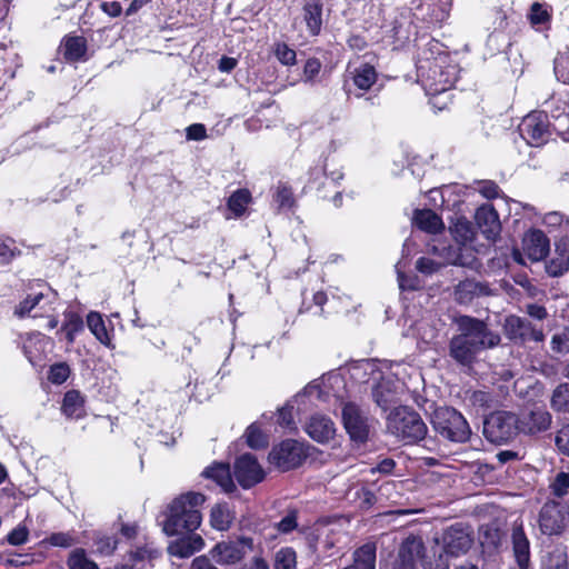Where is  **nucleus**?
<instances>
[{"mask_svg":"<svg viewBox=\"0 0 569 569\" xmlns=\"http://www.w3.org/2000/svg\"><path fill=\"white\" fill-rule=\"evenodd\" d=\"M530 21L532 24H541L549 20V13L540 3L535 2L530 9Z\"/></svg>","mask_w":569,"mask_h":569,"instance_id":"55","label":"nucleus"},{"mask_svg":"<svg viewBox=\"0 0 569 569\" xmlns=\"http://www.w3.org/2000/svg\"><path fill=\"white\" fill-rule=\"evenodd\" d=\"M251 199L250 192L246 189H239L234 191L229 200H228V208L237 216H241L247 208V204L249 203Z\"/></svg>","mask_w":569,"mask_h":569,"instance_id":"36","label":"nucleus"},{"mask_svg":"<svg viewBox=\"0 0 569 569\" xmlns=\"http://www.w3.org/2000/svg\"><path fill=\"white\" fill-rule=\"evenodd\" d=\"M49 338L40 332H33L31 333L28 339H27V342L24 343V353L26 356L28 357L29 361L30 362H34V359L37 358L32 351L30 350L31 346L32 345H47L49 342Z\"/></svg>","mask_w":569,"mask_h":569,"instance_id":"49","label":"nucleus"},{"mask_svg":"<svg viewBox=\"0 0 569 569\" xmlns=\"http://www.w3.org/2000/svg\"><path fill=\"white\" fill-rule=\"evenodd\" d=\"M61 329L66 332L68 342L73 343L76 335L83 329V321L80 316L72 312L68 313Z\"/></svg>","mask_w":569,"mask_h":569,"instance_id":"40","label":"nucleus"},{"mask_svg":"<svg viewBox=\"0 0 569 569\" xmlns=\"http://www.w3.org/2000/svg\"><path fill=\"white\" fill-rule=\"evenodd\" d=\"M69 569H99L98 565L87 557L82 548L74 549L67 561Z\"/></svg>","mask_w":569,"mask_h":569,"instance_id":"34","label":"nucleus"},{"mask_svg":"<svg viewBox=\"0 0 569 569\" xmlns=\"http://www.w3.org/2000/svg\"><path fill=\"white\" fill-rule=\"evenodd\" d=\"M203 546L204 541L200 535H190L170 542L168 552L173 557L189 558Z\"/></svg>","mask_w":569,"mask_h":569,"instance_id":"22","label":"nucleus"},{"mask_svg":"<svg viewBox=\"0 0 569 569\" xmlns=\"http://www.w3.org/2000/svg\"><path fill=\"white\" fill-rule=\"evenodd\" d=\"M418 79L428 94H439L451 89L458 79V64L436 40L427 43L417 61Z\"/></svg>","mask_w":569,"mask_h":569,"instance_id":"2","label":"nucleus"},{"mask_svg":"<svg viewBox=\"0 0 569 569\" xmlns=\"http://www.w3.org/2000/svg\"><path fill=\"white\" fill-rule=\"evenodd\" d=\"M206 498L200 492H187L177 497L168 508V517L163 530L168 536L193 532L199 528L202 517L199 508Z\"/></svg>","mask_w":569,"mask_h":569,"instance_id":"3","label":"nucleus"},{"mask_svg":"<svg viewBox=\"0 0 569 569\" xmlns=\"http://www.w3.org/2000/svg\"><path fill=\"white\" fill-rule=\"evenodd\" d=\"M348 76L353 84L362 91H368L377 81L376 69L368 63L360 64L353 70H348Z\"/></svg>","mask_w":569,"mask_h":569,"instance_id":"24","label":"nucleus"},{"mask_svg":"<svg viewBox=\"0 0 569 569\" xmlns=\"http://www.w3.org/2000/svg\"><path fill=\"white\" fill-rule=\"evenodd\" d=\"M240 569H269V563L261 556H254L249 562L244 563Z\"/></svg>","mask_w":569,"mask_h":569,"instance_id":"64","label":"nucleus"},{"mask_svg":"<svg viewBox=\"0 0 569 569\" xmlns=\"http://www.w3.org/2000/svg\"><path fill=\"white\" fill-rule=\"evenodd\" d=\"M543 569H567V559L563 553L550 555L543 562Z\"/></svg>","mask_w":569,"mask_h":569,"instance_id":"60","label":"nucleus"},{"mask_svg":"<svg viewBox=\"0 0 569 569\" xmlns=\"http://www.w3.org/2000/svg\"><path fill=\"white\" fill-rule=\"evenodd\" d=\"M234 477L244 489H249L264 479V471L250 453L240 456L234 462Z\"/></svg>","mask_w":569,"mask_h":569,"instance_id":"15","label":"nucleus"},{"mask_svg":"<svg viewBox=\"0 0 569 569\" xmlns=\"http://www.w3.org/2000/svg\"><path fill=\"white\" fill-rule=\"evenodd\" d=\"M513 553L518 566L521 569H527L530 561L529 540L527 539L521 528H516L512 531Z\"/></svg>","mask_w":569,"mask_h":569,"instance_id":"25","label":"nucleus"},{"mask_svg":"<svg viewBox=\"0 0 569 569\" xmlns=\"http://www.w3.org/2000/svg\"><path fill=\"white\" fill-rule=\"evenodd\" d=\"M459 333L449 343V356L459 365L470 367L477 356L499 346L501 338L477 318L462 316L457 320Z\"/></svg>","mask_w":569,"mask_h":569,"instance_id":"1","label":"nucleus"},{"mask_svg":"<svg viewBox=\"0 0 569 569\" xmlns=\"http://www.w3.org/2000/svg\"><path fill=\"white\" fill-rule=\"evenodd\" d=\"M253 549V539L240 536L234 540H223L218 542L211 550L210 556L218 565L230 566L240 562L247 551Z\"/></svg>","mask_w":569,"mask_h":569,"instance_id":"8","label":"nucleus"},{"mask_svg":"<svg viewBox=\"0 0 569 569\" xmlns=\"http://www.w3.org/2000/svg\"><path fill=\"white\" fill-rule=\"evenodd\" d=\"M186 136L188 140L201 141L207 138V129L202 123H193L187 127Z\"/></svg>","mask_w":569,"mask_h":569,"instance_id":"57","label":"nucleus"},{"mask_svg":"<svg viewBox=\"0 0 569 569\" xmlns=\"http://www.w3.org/2000/svg\"><path fill=\"white\" fill-rule=\"evenodd\" d=\"M342 421L352 441L360 443L367 441L370 432V419L363 409L353 402L345 403Z\"/></svg>","mask_w":569,"mask_h":569,"instance_id":"11","label":"nucleus"},{"mask_svg":"<svg viewBox=\"0 0 569 569\" xmlns=\"http://www.w3.org/2000/svg\"><path fill=\"white\" fill-rule=\"evenodd\" d=\"M202 476L212 479L226 492H232L236 489L228 465H212L203 470Z\"/></svg>","mask_w":569,"mask_h":569,"instance_id":"23","label":"nucleus"},{"mask_svg":"<svg viewBox=\"0 0 569 569\" xmlns=\"http://www.w3.org/2000/svg\"><path fill=\"white\" fill-rule=\"evenodd\" d=\"M418 560H421L423 569H449V562L446 555L439 553L432 559L426 556V550Z\"/></svg>","mask_w":569,"mask_h":569,"instance_id":"46","label":"nucleus"},{"mask_svg":"<svg viewBox=\"0 0 569 569\" xmlns=\"http://www.w3.org/2000/svg\"><path fill=\"white\" fill-rule=\"evenodd\" d=\"M555 445L561 455L569 457V423L556 432Z\"/></svg>","mask_w":569,"mask_h":569,"instance_id":"47","label":"nucleus"},{"mask_svg":"<svg viewBox=\"0 0 569 569\" xmlns=\"http://www.w3.org/2000/svg\"><path fill=\"white\" fill-rule=\"evenodd\" d=\"M118 545L114 537L102 536L96 540L97 551L104 556L113 553Z\"/></svg>","mask_w":569,"mask_h":569,"instance_id":"50","label":"nucleus"},{"mask_svg":"<svg viewBox=\"0 0 569 569\" xmlns=\"http://www.w3.org/2000/svg\"><path fill=\"white\" fill-rule=\"evenodd\" d=\"M482 292V286L473 280H465L459 282L455 289V298L460 303L470 302L473 297Z\"/></svg>","mask_w":569,"mask_h":569,"instance_id":"31","label":"nucleus"},{"mask_svg":"<svg viewBox=\"0 0 569 569\" xmlns=\"http://www.w3.org/2000/svg\"><path fill=\"white\" fill-rule=\"evenodd\" d=\"M556 132L569 139V99L552 98L546 102Z\"/></svg>","mask_w":569,"mask_h":569,"instance_id":"18","label":"nucleus"},{"mask_svg":"<svg viewBox=\"0 0 569 569\" xmlns=\"http://www.w3.org/2000/svg\"><path fill=\"white\" fill-rule=\"evenodd\" d=\"M431 423L440 437L452 442H466L471 433L465 417L450 407L437 408L432 415Z\"/></svg>","mask_w":569,"mask_h":569,"instance_id":"5","label":"nucleus"},{"mask_svg":"<svg viewBox=\"0 0 569 569\" xmlns=\"http://www.w3.org/2000/svg\"><path fill=\"white\" fill-rule=\"evenodd\" d=\"M274 201L280 209L291 208L295 203L293 193L291 189L284 184L278 186L274 194Z\"/></svg>","mask_w":569,"mask_h":569,"instance_id":"44","label":"nucleus"},{"mask_svg":"<svg viewBox=\"0 0 569 569\" xmlns=\"http://www.w3.org/2000/svg\"><path fill=\"white\" fill-rule=\"evenodd\" d=\"M477 226L482 234L489 239L495 240L501 230L499 216L491 204H483L479 207L475 216Z\"/></svg>","mask_w":569,"mask_h":569,"instance_id":"19","label":"nucleus"},{"mask_svg":"<svg viewBox=\"0 0 569 569\" xmlns=\"http://www.w3.org/2000/svg\"><path fill=\"white\" fill-rule=\"evenodd\" d=\"M303 20L311 36H318L322 26V3L312 0L303 6Z\"/></svg>","mask_w":569,"mask_h":569,"instance_id":"26","label":"nucleus"},{"mask_svg":"<svg viewBox=\"0 0 569 569\" xmlns=\"http://www.w3.org/2000/svg\"><path fill=\"white\" fill-rule=\"evenodd\" d=\"M556 78L565 84H569V46L559 51L553 60Z\"/></svg>","mask_w":569,"mask_h":569,"instance_id":"33","label":"nucleus"},{"mask_svg":"<svg viewBox=\"0 0 569 569\" xmlns=\"http://www.w3.org/2000/svg\"><path fill=\"white\" fill-rule=\"evenodd\" d=\"M442 267L441 263L430 259V258H419L416 263V268L419 272L425 274H432L437 272Z\"/></svg>","mask_w":569,"mask_h":569,"instance_id":"54","label":"nucleus"},{"mask_svg":"<svg viewBox=\"0 0 569 569\" xmlns=\"http://www.w3.org/2000/svg\"><path fill=\"white\" fill-rule=\"evenodd\" d=\"M425 543L421 538L409 536L400 545L392 569H417V560L422 557Z\"/></svg>","mask_w":569,"mask_h":569,"instance_id":"16","label":"nucleus"},{"mask_svg":"<svg viewBox=\"0 0 569 569\" xmlns=\"http://www.w3.org/2000/svg\"><path fill=\"white\" fill-rule=\"evenodd\" d=\"M87 51V42L82 37H69L64 41V58L69 61L82 59Z\"/></svg>","mask_w":569,"mask_h":569,"instance_id":"32","label":"nucleus"},{"mask_svg":"<svg viewBox=\"0 0 569 569\" xmlns=\"http://www.w3.org/2000/svg\"><path fill=\"white\" fill-rule=\"evenodd\" d=\"M388 430L406 443L425 438L427 426L416 411L408 407H397L387 417Z\"/></svg>","mask_w":569,"mask_h":569,"instance_id":"4","label":"nucleus"},{"mask_svg":"<svg viewBox=\"0 0 569 569\" xmlns=\"http://www.w3.org/2000/svg\"><path fill=\"white\" fill-rule=\"evenodd\" d=\"M442 551L447 557H461L466 555L473 545L471 532L460 525H453L447 528L440 540Z\"/></svg>","mask_w":569,"mask_h":569,"instance_id":"13","label":"nucleus"},{"mask_svg":"<svg viewBox=\"0 0 569 569\" xmlns=\"http://www.w3.org/2000/svg\"><path fill=\"white\" fill-rule=\"evenodd\" d=\"M506 337L516 343L541 342L545 340L542 328L518 316H508L503 322Z\"/></svg>","mask_w":569,"mask_h":569,"instance_id":"10","label":"nucleus"},{"mask_svg":"<svg viewBox=\"0 0 569 569\" xmlns=\"http://www.w3.org/2000/svg\"><path fill=\"white\" fill-rule=\"evenodd\" d=\"M29 531L26 526H18L8 535V542L12 546H20L27 542Z\"/></svg>","mask_w":569,"mask_h":569,"instance_id":"56","label":"nucleus"},{"mask_svg":"<svg viewBox=\"0 0 569 569\" xmlns=\"http://www.w3.org/2000/svg\"><path fill=\"white\" fill-rule=\"evenodd\" d=\"M518 416L509 411H496L483 422V435L493 443L511 440L518 433Z\"/></svg>","mask_w":569,"mask_h":569,"instance_id":"6","label":"nucleus"},{"mask_svg":"<svg viewBox=\"0 0 569 569\" xmlns=\"http://www.w3.org/2000/svg\"><path fill=\"white\" fill-rule=\"evenodd\" d=\"M247 445L252 449H260L268 445V437L261 431V429L252 423L247 428L246 431Z\"/></svg>","mask_w":569,"mask_h":569,"instance_id":"39","label":"nucleus"},{"mask_svg":"<svg viewBox=\"0 0 569 569\" xmlns=\"http://www.w3.org/2000/svg\"><path fill=\"white\" fill-rule=\"evenodd\" d=\"M307 433L318 442H328L333 438L336 428L332 420L322 415H313L306 425Z\"/></svg>","mask_w":569,"mask_h":569,"instance_id":"20","label":"nucleus"},{"mask_svg":"<svg viewBox=\"0 0 569 569\" xmlns=\"http://www.w3.org/2000/svg\"><path fill=\"white\" fill-rule=\"evenodd\" d=\"M43 299V293H37L33 297H27L22 302H20L19 307L16 310V313L20 317L30 315L32 310L40 303Z\"/></svg>","mask_w":569,"mask_h":569,"instance_id":"48","label":"nucleus"},{"mask_svg":"<svg viewBox=\"0 0 569 569\" xmlns=\"http://www.w3.org/2000/svg\"><path fill=\"white\" fill-rule=\"evenodd\" d=\"M470 401L472 402L473 406H478L481 408H488L491 405L492 397L487 391L477 390V391L472 392V395L470 397Z\"/></svg>","mask_w":569,"mask_h":569,"instance_id":"59","label":"nucleus"},{"mask_svg":"<svg viewBox=\"0 0 569 569\" xmlns=\"http://www.w3.org/2000/svg\"><path fill=\"white\" fill-rule=\"evenodd\" d=\"M321 70V62L318 59H308L303 68V77L306 81H312Z\"/></svg>","mask_w":569,"mask_h":569,"instance_id":"58","label":"nucleus"},{"mask_svg":"<svg viewBox=\"0 0 569 569\" xmlns=\"http://www.w3.org/2000/svg\"><path fill=\"white\" fill-rule=\"evenodd\" d=\"M234 519L233 513L227 505H216L210 512L211 526L220 531L228 530Z\"/></svg>","mask_w":569,"mask_h":569,"instance_id":"30","label":"nucleus"},{"mask_svg":"<svg viewBox=\"0 0 569 569\" xmlns=\"http://www.w3.org/2000/svg\"><path fill=\"white\" fill-rule=\"evenodd\" d=\"M292 409L291 406H284L278 411V423L280 426L290 428L293 425Z\"/></svg>","mask_w":569,"mask_h":569,"instance_id":"62","label":"nucleus"},{"mask_svg":"<svg viewBox=\"0 0 569 569\" xmlns=\"http://www.w3.org/2000/svg\"><path fill=\"white\" fill-rule=\"evenodd\" d=\"M551 408L559 412H569V383H561L553 390Z\"/></svg>","mask_w":569,"mask_h":569,"instance_id":"35","label":"nucleus"},{"mask_svg":"<svg viewBox=\"0 0 569 569\" xmlns=\"http://www.w3.org/2000/svg\"><path fill=\"white\" fill-rule=\"evenodd\" d=\"M297 555L296 551L290 548H281L276 553L274 569H296Z\"/></svg>","mask_w":569,"mask_h":569,"instance_id":"38","label":"nucleus"},{"mask_svg":"<svg viewBox=\"0 0 569 569\" xmlns=\"http://www.w3.org/2000/svg\"><path fill=\"white\" fill-rule=\"evenodd\" d=\"M452 232L457 241L461 243L470 241L473 237L472 226L467 220H458L452 228Z\"/></svg>","mask_w":569,"mask_h":569,"instance_id":"43","label":"nucleus"},{"mask_svg":"<svg viewBox=\"0 0 569 569\" xmlns=\"http://www.w3.org/2000/svg\"><path fill=\"white\" fill-rule=\"evenodd\" d=\"M70 376V368L67 363L60 362L50 367L48 379L56 385L67 381Z\"/></svg>","mask_w":569,"mask_h":569,"instance_id":"42","label":"nucleus"},{"mask_svg":"<svg viewBox=\"0 0 569 569\" xmlns=\"http://www.w3.org/2000/svg\"><path fill=\"white\" fill-rule=\"evenodd\" d=\"M276 57L286 66H291L296 62V51L289 48L286 43L277 44Z\"/></svg>","mask_w":569,"mask_h":569,"instance_id":"51","label":"nucleus"},{"mask_svg":"<svg viewBox=\"0 0 569 569\" xmlns=\"http://www.w3.org/2000/svg\"><path fill=\"white\" fill-rule=\"evenodd\" d=\"M569 523V508L557 501L546 502L539 513V527L545 535H560Z\"/></svg>","mask_w":569,"mask_h":569,"instance_id":"12","label":"nucleus"},{"mask_svg":"<svg viewBox=\"0 0 569 569\" xmlns=\"http://www.w3.org/2000/svg\"><path fill=\"white\" fill-rule=\"evenodd\" d=\"M518 432L537 435L549 429L551 415L542 408H533L521 412L518 417Z\"/></svg>","mask_w":569,"mask_h":569,"instance_id":"17","label":"nucleus"},{"mask_svg":"<svg viewBox=\"0 0 569 569\" xmlns=\"http://www.w3.org/2000/svg\"><path fill=\"white\" fill-rule=\"evenodd\" d=\"M87 326L97 340L102 345L110 347L111 338L106 328V322L99 312L91 311L88 313Z\"/></svg>","mask_w":569,"mask_h":569,"instance_id":"29","label":"nucleus"},{"mask_svg":"<svg viewBox=\"0 0 569 569\" xmlns=\"http://www.w3.org/2000/svg\"><path fill=\"white\" fill-rule=\"evenodd\" d=\"M479 193L487 199H495L499 196V187L493 181H483L478 187Z\"/></svg>","mask_w":569,"mask_h":569,"instance_id":"61","label":"nucleus"},{"mask_svg":"<svg viewBox=\"0 0 569 569\" xmlns=\"http://www.w3.org/2000/svg\"><path fill=\"white\" fill-rule=\"evenodd\" d=\"M306 458L307 450L303 443L292 439L274 446L268 456L269 462L281 471L299 467Z\"/></svg>","mask_w":569,"mask_h":569,"instance_id":"7","label":"nucleus"},{"mask_svg":"<svg viewBox=\"0 0 569 569\" xmlns=\"http://www.w3.org/2000/svg\"><path fill=\"white\" fill-rule=\"evenodd\" d=\"M546 111H535L527 114L519 124L521 137L532 147L546 143L551 134L550 122Z\"/></svg>","mask_w":569,"mask_h":569,"instance_id":"9","label":"nucleus"},{"mask_svg":"<svg viewBox=\"0 0 569 569\" xmlns=\"http://www.w3.org/2000/svg\"><path fill=\"white\" fill-rule=\"evenodd\" d=\"M551 492L557 497H563L569 491V472H559L550 483Z\"/></svg>","mask_w":569,"mask_h":569,"instance_id":"45","label":"nucleus"},{"mask_svg":"<svg viewBox=\"0 0 569 569\" xmlns=\"http://www.w3.org/2000/svg\"><path fill=\"white\" fill-rule=\"evenodd\" d=\"M62 412L71 419H79L84 416V398L78 390H69L64 395Z\"/></svg>","mask_w":569,"mask_h":569,"instance_id":"28","label":"nucleus"},{"mask_svg":"<svg viewBox=\"0 0 569 569\" xmlns=\"http://www.w3.org/2000/svg\"><path fill=\"white\" fill-rule=\"evenodd\" d=\"M413 221L419 229L429 233H437L443 229L441 218L430 209L417 210Z\"/></svg>","mask_w":569,"mask_h":569,"instance_id":"27","label":"nucleus"},{"mask_svg":"<svg viewBox=\"0 0 569 569\" xmlns=\"http://www.w3.org/2000/svg\"><path fill=\"white\" fill-rule=\"evenodd\" d=\"M48 542L54 547L68 548L76 543V539L69 532H56L48 538Z\"/></svg>","mask_w":569,"mask_h":569,"instance_id":"52","label":"nucleus"},{"mask_svg":"<svg viewBox=\"0 0 569 569\" xmlns=\"http://www.w3.org/2000/svg\"><path fill=\"white\" fill-rule=\"evenodd\" d=\"M348 496L360 509H369L376 502V496L366 487H356L348 492Z\"/></svg>","mask_w":569,"mask_h":569,"instance_id":"37","label":"nucleus"},{"mask_svg":"<svg viewBox=\"0 0 569 569\" xmlns=\"http://www.w3.org/2000/svg\"><path fill=\"white\" fill-rule=\"evenodd\" d=\"M546 270L552 277H559L569 270V239L556 242L553 257L548 261Z\"/></svg>","mask_w":569,"mask_h":569,"instance_id":"21","label":"nucleus"},{"mask_svg":"<svg viewBox=\"0 0 569 569\" xmlns=\"http://www.w3.org/2000/svg\"><path fill=\"white\" fill-rule=\"evenodd\" d=\"M297 512L291 511L276 525V528L281 533H289L293 531L297 528Z\"/></svg>","mask_w":569,"mask_h":569,"instance_id":"53","label":"nucleus"},{"mask_svg":"<svg viewBox=\"0 0 569 569\" xmlns=\"http://www.w3.org/2000/svg\"><path fill=\"white\" fill-rule=\"evenodd\" d=\"M551 349L558 353L569 352V328L563 327L551 338Z\"/></svg>","mask_w":569,"mask_h":569,"instance_id":"41","label":"nucleus"},{"mask_svg":"<svg viewBox=\"0 0 569 569\" xmlns=\"http://www.w3.org/2000/svg\"><path fill=\"white\" fill-rule=\"evenodd\" d=\"M190 569H217V567L209 557L199 556L192 560Z\"/></svg>","mask_w":569,"mask_h":569,"instance_id":"63","label":"nucleus"},{"mask_svg":"<svg viewBox=\"0 0 569 569\" xmlns=\"http://www.w3.org/2000/svg\"><path fill=\"white\" fill-rule=\"evenodd\" d=\"M550 242L548 237L541 230H530L522 239V250H515L512 257L518 263L525 264L523 254L533 262L545 259L549 252Z\"/></svg>","mask_w":569,"mask_h":569,"instance_id":"14","label":"nucleus"}]
</instances>
